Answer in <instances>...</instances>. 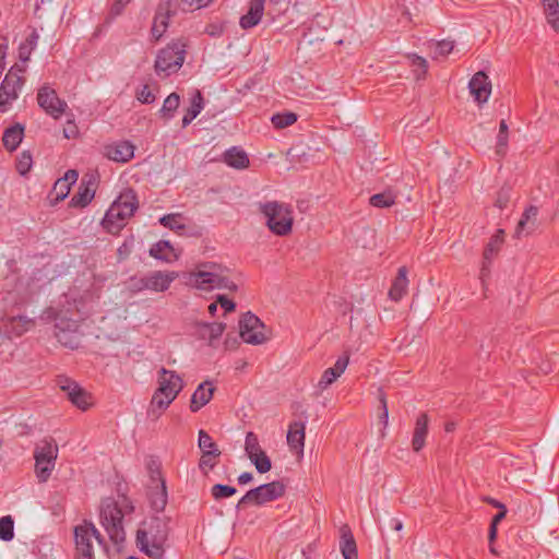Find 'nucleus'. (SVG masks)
<instances>
[{
    "mask_svg": "<svg viewBox=\"0 0 559 559\" xmlns=\"http://www.w3.org/2000/svg\"><path fill=\"white\" fill-rule=\"evenodd\" d=\"M147 469L150 473V485L166 483L160 473V464L157 461L151 460L147 463Z\"/></svg>",
    "mask_w": 559,
    "mask_h": 559,
    "instance_id": "48",
    "label": "nucleus"
},
{
    "mask_svg": "<svg viewBox=\"0 0 559 559\" xmlns=\"http://www.w3.org/2000/svg\"><path fill=\"white\" fill-rule=\"evenodd\" d=\"M453 48H454V44L451 40L438 41L435 45L433 56L435 57L448 56L450 52H452Z\"/></svg>",
    "mask_w": 559,
    "mask_h": 559,
    "instance_id": "55",
    "label": "nucleus"
},
{
    "mask_svg": "<svg viewBox=\"0 0 559 559\" xmlns=\"http://www.w3.org/2000/svg\"><path fill=\"white\" fill-rule=\"evenodd\" d=\"M306 438V425L302 421H293L287 432V443L289 448L298 455L304 454Z\"/></svg>",
    "mask_w": 559,
    "mask_h": 559,
    "instance_id": "21",
    "label": "nucleus"
},
{
    "mask_svg": "<svg viewBox=\"0 0 559 559\" xmlns=\"http://www.w3.org/2000/svg\"><path fill=\"white\" fill-rule=\"evenodd\" d=\"M176 12V2L174 0H162L158 4L151 29L152 37L158 40L168 27V21L171 14Z\"/></svg>",
    "mask_w": 559,
    "mask_h": 559,
    "instance_id": "16",
    "label": "nucleus"
},
{
    "mask_svg": "<svg viewBox=\"0 0 559 559\" xmlns=\"http://www.w3.org/2000/svg\"><path fill=\"white\" fill-rule=\"evenodd\" d=\"M284 493L285 485L280 480L263 484L248 490L238 501L237 508H242L247 504L262 506L283 497Z\"/></svg>",
    "mask_w": 559,
    "mask_h": 559,
    "instance_id": "10",
    "label": "nucleus"
},
{
    "mask_svg": "<svg viewBox=\"0 0 559 559\" xmlns=\"http://www.w3.org/2000/svg\"><path fill=\"white\" fill-rule=\"evenodd\" d=\"M503 241L504 230L498 229L497 233L490 238L489 242L487 243L483 253V262L479 272V278L483 283L489 276L491 261L498 254Z\"/></svg>",
    "mask_w": 559,
    "mask_h": 559,
    "instance_id": "17",
    "label": "nucleus"
},
{
    "mask_svg": "<svg viewBox=\"0 0 559 559\" xmlns=\"http://www.w3.org/2000/svg\"><path fill=\"white\" fill-rule=\"evenodd\" d=\"M131 0H116L112 5V12L115 14H120L122 9L130 2Z\"/></svg>",
    "mask_w": 559,
    "mask_h": 559,
    "instance_id": "64",
    "label": "nucleus"
},
{
    "mask_svg": "<svg viewBox=\"0 0 559 559\" xmlns=\"http://www.w3.org/2000/svg\"><path fill=\"white\" fill-rule=\"evenodd\" d=\"M112 204L118 205L119 211L128 218L133 216L134 212L139 207L136 194L132 189L122 191Z\"/></svg>",
    "mask_w": 559,
    "mask_h": 559,
    "instance_id": "26",
    "label": "nucleus"
},
{
    "mask_svg": "<svg viewBox=\"0 0 559 559\" xmlns=\"http://www.w3.org/2000/svg\"><path fill=\"white\" fill-rule=\"evenodd\" d=\"M78 178H79V173H78L76 170H74V169H69V170L64 174L63 178H61V179H62L66 183H68V185H70V186H72L73 183H75V182H76Z\"/></svg>",
    "mask_w": 559,
    "mask_h": 559,
    "instance_id": "63",
    "label": "nucleus"
},
{
    "mask_svg": "<svg viewBox=\"0 0 559 559\" xmlns=\"http://www.w3.org/2000/svg\"><path fill=\"white\" fill-rule=\"evenodd\" d=\"M71 190V186L66 183L62 179H58L53 186V192L56 194V200H63L68 197Z\"/></svg>",
    "mask_w": 559,
    "mask_h": 559,
    "instance_id": "56",
    "label": "nucleus"
},
{
    "mask_svg": "<svg viewBox=\"0 0 559 559\" xmlns=\"http://www.w3.org/2000/svg\"><path fill=\"white\" fill-rule=\"evenodd\" d=\"M223 160L230 167L236 169H245L249 166V157L247 153L237 147L233 146L224 153Z\"/></svg>",
    "mask_w": 559,
    "mask_h": 559,
    "instance_id": "33",
    "label": "nucleus"
},
{
    "mask_svg": "<svg viewBox=\"0 0 559 559\" xmlns=\"http://www.w3.org/2000/svg\"><path fill=\"white\" fill-rule=\"evenodd\" d=\"M214 391L215 388L212 382L204 381L200 383L191 396L190 411L193 413L199 412L212 400Z\"/></svg>",
    "mask_w": 559,
    "mask_h": 559,
    "instance_id": "22",
    "label": "nucleus"
},
{
    "mask_svg": "<svg viewBox=\"0 0 559 559\" xmlns=\"http://www.w3.org/2000/svg\"><path fill=\"white\" fill-rule=\"evenodd\" d=\"M150 255L167 263L176 261L179 258V253L176 252L168 240H159L154 243L150 249Z\"/></svg>",
    "mask_w": 559,
    "mask_h": 559,
    "instance_id": "29",
    "label": "nucleus"
},
{
    "mask_svg": "<svg viewBox=\"0 0 559 559\" xmlns=\"http://www.w3.org/2000/svg\"><path fill=\"white\" fill-rule=\"evenodd\" d=\"M7 326L14 335L21 336L35 326V320L26 316L11 317L8 320Z\"/></svg>",
    "mask_w": 559,
    "mask_h": 559,
    "instance_id": "36",
    "label": "nucleus"
},
{
    "mask_svg": "<svg viewBox=\"0 0 559 559\" xmlns=\"http://www.w3.org/2000/svg\"><path fill=\"white\" fill-rule=\"evenodd\" d=\"M183 386L185 382L176 371L160 368L157 376V388L150 403L148 415L155 419L159 418Z\"/></svg>",
    "mask_w": 559,
    "mask_h": 559,
    "instance_id": "4",
    "label": "nucleus"
},
{
    "mask_svg": "<svg viewBox=\"0 0 559 559\" xmlns=\"http://www.w3.org/2000/svg\"><path fill=\"white\" fill-rule=\"evenodd\" d=\"M245 451L260 474L267 473L272 468L270 457L261 449L258 436L252 431L246 436Z\"/></svg>",
    "mask_w": 559,
    "mask_h": 559,
    "instance_id": "15",
    "label": "nucleus"
},
{
    "mask_svg": "<svg viewBox=\"0 0 559 559\" xmlns=\"http://www.w3.org/2000/svg\"><path fill=\"white\" fill-rule=\"evenodd\" d=\"M186 59V44L182 40H174L165 48L160 49L155 60V71L157 74L168 76L177 72Z\"/></svg>",
    "mask_w": 559,
    "mask_h": 559,
    "instance_id": "9",
    "label": "nucleus"
},
{
    "mask_svg": "<svg viewBox=\"0 0 559 559\" xmlns=\"http://www.w3.org/2000/svg\"><path fill=\"white\" fill-rule=\"evenodd\" d=\"M508 140H509V134H506V133H500L498 132V136H497V144H496V154L500 157H503L507 153V148H508Z\"/></svg>",
    "mask_w": 559,
    "mask_h": 559,
    "instance_id": "57",
    "label": "nucleus"
},
{
    "mask_svg": "<svg viewBox=\"0 0 559 559\" xmlns=\"http://www.w3.org/2000/svg\"><path fill=\"white\" fill-rule=\"evenodd\" d=\"M271 121L276 129H284L297 121V115L290 111L273 115Z\"/></svg>",
    "mask_w": 559,
    "mask_h": 559,
    "instance_id": "43",
    "label": "nucleus"
},
{
    "mask_svg": "<svg viewBox=\"0 0 559 559\" xmlns=\"http://www.w3.org/2000/svg\"><path fill=\"white\" fill-rule=\"evenodd\" d=\"M133 504L126 496H120L118 500L106 498L100 504V524L109 536V539L117 550L120 551L126 540V532L123 527V518L133 512Z\"/></svg>",
    "mask_w": 559,
    "mask_h": 559,
    "instance_id": "2",
    "label": "nucleus"
},
{
    "mask_svg": "<svg viewBox=\"0 0 559 559\" xmlns=\"http://www.w3.org/2000/svg\"><path fill=\"white\" fill-rule=\"evenodd\" d=\"M222 452L219 449H214V451L202 452V455L199 461V468L204 474L207 475L210 471H212L218 463V457Z\"/></svg>",
    "mask_w": 559,
    "mask_h": 559,
    "instance_id": "38",
    "label": "nucleus"
},
{
    "mask_svg": "<svg viewBox=\"0 0 559 559\" xmlns=\"http://www.w3.org/2000/svg\"><path fill=\"white\" fill-rule=\"evenodd\" d=\"M24 136V127L21 123H15L7 128L3 132L2 142L3 146L13 152L17 148Z\"/></svg>",
    "mask_w": 559,
    "mask_h": 559,
    "instance_id": "32",
    "label": "nucleus"
},
{
    "mask_svg": "<svg viewBox=\"0 0 559 559\" xmlns=\"http://www.w3.org/2000/svg\"><path fill=\"white\" fill-rule=\"evenodd\" d=\"M468 88L475 102L485 104L491 94V82L484 71H478L469 80Z\"/></svg>",
    "mask_w": 559,
    "mask_h": 559,
    "instance_id": "18",
    "label": "nucleus"
},
{
    "mask_svg": "<svg viewBox=\"0 0 559 559\" xmlns=\"http://www.w3.org/2000/svg\"><path fill=\"white\" fill-rule=\"evenodd\" d=\"M58 444L52 438H45L37 442L34 448L35 475L38 483H46L56 466L58 457Z\"/></svg>",
    "mask_w": 559,
    "mask_h": 559,
    "instance_id": "7",
    "label": "nucleus"
},
{
    "mask_svg": "<svg viewBox=\"0 0 559 559\" xmlns=\"http://www.w3.org/2000/svg\"><path fill=\"white\" fill-rule=\"evenodd\" d=\"M148 488V498L152 508L157 512L163 511L168 500L166 483L150 485Z\"/></svg>",
    "mask_w": 559,
    "mask_h": 559,
    "instance_id": "31",
    "label": "nucleus"
},
{
    "mask_svg": "<svg viewBox=\"0 0 559 559\" xmlns=\"http://www.w3.org/2000/svg\"><path fill=\"white\" fill-rule=\"evenodd\" d=\"M181 278L187 287L201 292L214 289L234 292L237 289L230 270L212 261L198 263L193 270L183 272Z\"/></svg>",
    "mask_w": 559,
    "mask_h": 559,
    "instance_id": "1",
    "label": "nucleus"
},
{
    "mask_svg": "<svg viewBox=\"0 0 559 559\" xmlns=\"http://www.w3.org/2000/svg\"><path fill=\"white\" fill-rule=\"evenodd\" d=\"M37 103L53 119H59L68 108L67 103L59 98L57 92L48 85H44L38 90Z\"/></svg>",
    "mask_w": 559,
    "mask_h": 559,
    "instance_id": "14",
    "label": "nucleus"
},
{
    "mask_svg": "<svg viewBox=\"0 0 559 559\" xmlns=\"http://www.w3.org/2000/svg\"><path fill=\"white\" fill-rule=\"evenodd\" d=\"M180 105V96L177 93L169 94L159 110L160 117L165 120H169L174 117L176 110Z\"/></svg>",
    "mask_w": 559,
    "mask_h": 559,
    "instance_id": "39",
    "label": "nucleus"
},
{
    "mask_svg": "<svg viewBox=\"0 0 559 559\" xmlns=\"http://www.w3.org/2000/svg\"><path fill=\"white\" fill-rule=\"evenodd\" d=\"M128 219L129 218L119 211L118 205L111 204L102 221V225L108 233L118 234Z\"/></svg>",
    "mask_w": 559,
    "mask_h": 559,
    "instance_id": "23",
    "label": "nucleus"
},
{
    "mask_svg": "<svg viewBox=\"0 0 559 559\" xmlns=\"http://www.w3.org/2000/svg\"><path fill=\"white\" fill-rule=\"evenodd\" d=\"M264 0H251L248 12L240 17V26L245 29L255 26L262 19Z\"/></svg>",
    "mask_w": 559,
    "mask_h": 559,
    "instance_id": "27",
    "label": "nucleus"
},
{
    "mask_svg": "<svg viewBox=\"0 0 559 559\" xmlns=\"http://www.w3.org/2000/svg\"><path fill=\"white\" fill-rule=\"evenodd\" d=\"M40 319L45 322H55V336L58 342L69 348H76L80 344L78 320L69 318L63 310L53 307L47 308Z\"/></svg>",
    "mask_w": 559,
    "mask_h": 559,
    "instance_id": "6",
    "label": "nucleus"
},
{
    "mask_svg": "<svg viewBox=\"0 0 559 559\" xmlns=\"http://www.w3.org/2000/svg\"><path fill=\"white\" fill-rule=\"evenodd\" d=\"M428 424L429 417L426 413H421L416 418L412 439V448L415 452H419L425 447L426 438L428 435Z\"/></svg>",
    "mask_w": 559,
    "mask_h": 559,
    "instance_id": "25",
    "label": "nucleus"
},
{
    "mask_svg": "<svg viewBox=\"0 0 559 559\" xmlns=\"http://www.w3.org/2000/svg\"><path fill=\"white\" fill-rule=\"evenodd\" d=\"M263 322L251 312L246 313L239 321V334L243 342L259 345L266 342Z\"/></svg>",
    "mask_w": 559,
    "mask_h": 559,
    "instance_id": "12",
    "label": "nucleus"
},
{
    "mask_svg": "<svg viewBox=\"0 0 559 559\" xmlns=\"http://www.w3.org/2000/svg\"><path fill=\"white\" fill-rule=\"evenodd\" d=\"M178 277L179 274L175 271H153L146 275L147 290L166 292Z\"/></svg>",
    "mask_w": 559,
    "mask_h": 559,
    "instance_id": "19",
    "label": "nucleus"
},
{
    "mask_svg": "<svg viewBox=\"0 0 559 559\" xmlns=\"http://www.w3.org/2000/svg\"><path fill=\"white\" fill-rule=\"evenodd\" d=\"M159 223L171 230H183V217L180 213H171L159 218Z\"/></svg>",
    "mask_w": 559,
    "mask_h": 559,
    "instance_id": "42",
    "label": "nucleus"
},
{
    "mask_svg": "<svg viewBox=\"0 0 559 559\" xmlns=\"http://www.w3.org/2000/svg\"><path fill=\"white\" fill-rule=\"evenodd\" d=\"M128 288L132 293H140L142 290L147 289L146 275L142 277L132 276L128 281Z\"/></svg>",
    "mask_w": 559,
    "mask_h": 559,
    "instance_id": "54",
    "label": "nucleus"
},
{
    "mask_svg": "<svg viewBox=\"0 0 559 559\" xmlns=\"http://www.w3.org/2000/svg\"><path fill=\"white\" fill-rule=\"evenodd\" d=\"M407 267L401 266L397 271V275L394 278L392 286L389 290V297L394 301H400L407 293L408 278Z\"/></svg>",
    "mask_w": 559,
    "mask_h": 559,
    "instance_id": "28",
    "label": "nucleus"
},
{
    "mask_svg": "<svg viewBox=\"0 0 559 559\" xmlns=\"http://www.w3.org/2000/svg\"><path fill=\"white\" fill-rule=\"evenodd\" d=\"M155 98V94L153 93L151 86L147 84L143 85L136 92V99L142 104H152L154 103Z\"/></svg>",
    "mask_w": 559,
    "mask_h": 559,
    "instance_id": "53",
    "label": "nucleus"
},
{
    "mask_svg": "<svg viewBox=\"0 0 559 559\" xmlns=\"http://www.w3.org/2000/svg\"><path fill=\"white\" fill-rule=\"evenodd\" d=\"M378 399L381 404V413L379 414V420L383 425V428H386L389 424V411L386 404V396L382 389H379Z\"/></svg>",
    "mask_w": 559,
    "mask_h": 559,
    "instance_id": "51",
    "label": "nucleus"
},
{
    "mask_svg": "<svg viewBox=\"0 0 559 559\" xmlns=\"http://www.w3.org/2000/svg\"><path fill=\"white\" fill-rule=\"evenodd\" d=\"M204 107L203 96L200 91H195L193 96L191 97L190 107L187 109L183 118H182V127H188L202 111Z\"/></svg>",
    "mask_w": 559,
    "mask_h": 559,
    "instance_id": "35",
    "label": "nucleus"
},
{
    "mask_svg": "<svg viewBox=\"0 0 559 559\" xmlns=\"http://www.w3.org/2000/svg\"><path fill=\"white\" fill-rule=\"evenodd\" d=\"M25 69L14 64L4 75L0 83V114L8 112L13 103L20 97V93L25 84V78L22 75Z\"/></svg>",
    "mask_w": 559,
    "mask_h": 559,
    "instance_id": "8",
    "label": "nucleus"
},
{
    "mask_svg": "<svg viewBox=\"0 0 559 559\" xmlns=\"http://www.w3.org/2000/svg\"><path fill=\"white\" fill-rule=\"evenodd\" d=\"M169 519L153 516L142 523L136 532V546L151 559H160L169 534Z\"/></svg>",
    "mask_w": 559,
    "mask_h": 559,
    "instance_id": "3",
    "label": "nucleus"
},
{
    "mask_svg": "<svg viewBox=\"0 0 559 559\" xmlns=\"http://www.w3.org/2000/svg\"><path fill=\"white\" fill-rule=\"evenodd\" d=\"M57 384L61 391L67 394L69 401L82 411H86L92 404V395L81 388L74 380L59 376L57 378Z\"/></svg>",
    "mask_w": 559,
    "mask_h": 559,
    "instance_id": "13",
    "label": "nucleus"
},
{
    "mask_svg": "<svg viewBox=\"0 0 559 559\" xmlns=\"http://www.w3.org/2000/svg\"><path fill=\"white\" fill-rule=\"evenodd\" d=\"M543 5V12L549 26L559 32V1L558 0H539Z\"/></svg>",
    "mask_w": 559,
    "mask_h": 559,
    "instance_id": "34",
    "label": "nucleus"
},
{
    "mask_svg": "<svg viewBox=\"0 0 559 559\" xmlns=\"http://www.w3.org/2000/svg\"><path fill=\"white\" fill-rule=\"evenodd\" d=\"M225 328H226L225 323H218V322L206 323V324L203 325V333H202V335H203V337H205V335H207L209 341H210V345H212L213 341H215L218 337H221V335L223 334Z\"/></svg>",
    "mask_w": 559,
    "mask_h": 559,
    "instance_id": "45",
    "label": "nucleus"
},
{
    "mask_svg": "<svg viewBox=\"0 0 559 559\" xmlns=\"http://www.w3.org/2000/svg\"><path fill=\"white\" fill-rule=\"evenodd\" d=\"M95 538L99 545L104 544L100 533L91 522H84L74 528L75 559H95L92 539Z\"/></svg>",
    "mask_w": 559,
    "mask_h": 559,
    "instance_id": "11",
    "label": "nucleus"
},
{
    "mask_svg": "<svg viewBox=\"0 0 559 559\" xmlns=\"http://www.w3.org/2000/svg\"><path fill=\"white\" fill-rule=\"evenodd\" d=\"M337 379L336 372H334L332 369L328 368L324 370V372L321 376V379L318 382V388L321 391H324L328 389L332 383H334Z\"/></svg>",
    "mask_w": 559,
    "mask_h": 559,
    "instance_id": "52",
    "label": "nucleus"
},
{
    "mask_svg": "<svg viewBox=\"0 0 559 559\" xmlns=\"http://www.w3.org/2000/svg\"><path fill=\"white\" fill-rule=\"evenodd\" d=\"M33 165V158L28 151H23L16 163V169L22 175L25 176L32 168Z\"/></svg>",
    "mask_w": 559,
    "mask_h": 559,
    "instance_id": "49",
    "label": "nucleus"
},
{
    "mask_svg": "<svg viewBox=\"0 0 559 559\" xmlns=\"http://www.w3.org/2000/svg\"><path fill=\"white\" fill-rule=\"evenodd\" d=\"M199 448L201 452L214 451L218 449L217 444L213 441L212 437L204 430L199 431Z\"/></svg>",
    "mask_w": 559,
    "mask_h": 559,
    "instance_id": "50",
    "label": "nucleus"
},
{
    "mask_svg": "<svg viewBox=\"0 0 559 559\" xmlns=\"http://www.w3.org/2000/svg\"><path fill=\"white\" fill-rule=\"evenodd\" d=\"M396 195L391 191H384L381 193L373 194L369 199V203L374 207H390L395 203Z\"/></svg>",
    "mask_w": 559,
    "mask_h": 559,
    "instance_id": "41",
    "label": "nucleus"
},
{
    "mask_svg": "<svg viewBox=\"0 0 559 559\" xmlns=\"http://www.w3.org/2000/svg\"><path fill=\"white\" fill-rule=\"evenodd\" d=\"M14 537V521L11 515L0 519V539L10 542Z\"/></svg>",
    "mask_w": 559,
    "mask_h": 559,
    "instance_id": "44",
    "label": "nucleus"
},
{
    "mask_svg": "<svg viewBox=\"0 0 559 559\" xmlns=\"http://www.w3.org/2000/svg\"><path fill=\"white\" fill-rule=\"evenodd\" d=\"M217 302L224 309L225 312H230L235 309L236 305L233 300L228 299L226 296L219 295L217 297Z\"/></svg>",
    "mask_w": 559,
    "mask_h": 559,
    "instance_id": "62",
    "label": "nucleus"
},
{
    "mask_svg": "<svg viewBox=\"0 0 559 559\" xmlns=\"http://www.w3.org/2000/svg\"><path fill=\"white\" fill-rule=\"evenodd\" d=\"M39 35L35 28L32 29L29 35L25 38L19 47V58L21 61L26 62L29 60L33 50L36 48Z\"/></svg>",
    "mask_w": 559,
    "mask_h": 559,
    "instance_id": "37",
    "label": "nucleus"
},
{
    "mask_svg": "<svg viewBox=\"0 0 559 559\" xmlns=\"http://www.w3.org/2000/svg\"><path fill=\"white\" fill-rule=\"evenodd\" d=\"M260 213L265 218V225L276 236H288L293 230L294 211L289 204L278 201L260 203Z\"/></svg>",
    "mask_w": 559,
    "mask_h": 559,
    "instance_id": "5",
    "label": "nucleus"
},
{
    "mask_svg": "<svg viewBox=\"0 0 559 559\" xmlns=\"http://www.w3.org/2000/svg\"><path fill=\"white\" fill-rule=\"evenodd\" d=\"M8 38L5 36L0 35V69L4 70L5 68V56L8 50Z\"/></svg>",
    "mask_w": 559,
    "mask_h": 559,
    "instance_id": "61",
    "label": "nucleus"
},
{
    "mask_svg": "<svg viewBox=\"0 0 559 559\" xmlns=\"http://www.w3.org/2000/svg\"><path fill=\"white\" fill-rule=\"evenodd\" d=\"M408 59L411 60L412 67H414L416 78L418 80L424 78L428 69L427 60L417 55H411L408 56Z\"/></svg>",
    "mask_w": 559,
    "mask_h": 559,
    "instance_id": "46",
    "label": "nucleus"
},
{
    "mask_svg": "<svg viewBox=\"0 0 559 559\" xmlns=\"http://www.w3.org/2000/svg\"><path fill=\"white\" fill-rule=\"evenodd\" d=\"M340 549L344 559H358L357 545L347 525L341 528Z\"/></svg>",
    "mask_w": 559,
    "mask_h": 559,
    "instance_id": "30",
    "label": "nucleus"
},
{
    "mask_svg": "<svg viewBox=\"0 0 559 559\" xmlns=\"http://www.w3.org/2000/svg\"><path fill=\"white\" fill-rule=\"evenodd\" d=\"M95 195V182L90 178L88 180L83 179L78 192L72 197L70 205L72 207H85L88 205Z\"/></svg>",
    "mask_w": 559,
    "mask_h": 559,
    "instance_id": "24",
    "label": "nucleus"
},
{
    "mask_svg": "<svg viewBox=\"0 0 559 559\" xmlns=\"http://www.w3.org/2000/svg\"><path fill=\"white\" fill-rule=\"evenodd\" d=\"M236 491L237 490L235 487L222 484H216L211 489V493L215 500L231 497L236 493Z\"/></svg>",
    "mask_w": 559,
    "mask_h": 559,
    "instance_id": "47",
    "label": "nucleus"
},
{
    "mask_svg": "<svg viewBox=\"0 0 559 559\" xmlns=\"http://www.w3.org/2000/svg\"><path fill=\"white\" fill-rule=\"evenodd\" d=\"M538 214V209L534 205L528 206L524 213L522 214L521 219L519 221L515 228V237L521 238L524 233L528 234L530 230L526 229L527 224L531 218H536Z\"/></svg>",
    "mask_w": 559,
    "mask_h": 559,
    "instance_id": "40",
    "label": "nucleus"
},
{
    "mask_svg": "<svg viewBox=\"0 0 559 559\" xmlns=\"http://www.w3.org/2000/svg\"><path fill=\"white\" fill-rule=\"evenodd\" d=\"M510 201V191L509 189H501L498 193L497 200H496V206L499 209H506L508 206V203Z\"/></svg>",
    "mask_w": 559,
    "mask_h": 559,
    "instance_id": "59",
    "label": "nucleus"
},
{
    "mask_svg": "<svg viewBox=\"0 0 559 559\" xmlns=\"http://www.w3.org/2000/svg\"><path fill=\"white\" fill-rule=\"evenodd\" d=\"M104 155L117 163H127L134 156V145L129 141H119L104 146Z\"/></svg>",
    "mask_w": 559,
    "mask_h": 559,
    "instance_id": "20",
    "label": "nucleus"
},
{
    "mask_svg": "<svg viewBox=\"0 0 559 559\" xmlns=\"http://www.w3.org/2000/svg\"><path fill=\"white\" fill-rule=\"evenodd\" d=\"M79 134V129L73 120H68L63 128L66 139H74Z\"/></svg>",
    "mask_w": 559,
    "mask_h": 559,
    "instance_id": "60",
    "label": "nucleus"
},
{
    "mask_svg": "<svg viewBox=\"0 0 559 559\" xmlns=\"http://www.w3.org/2000/svg\"><path fill=\"white\" fill-rule=\"evenodd\" d=\"M349 362V355L345 353L344 355L340 356L331 369L336 372L337 378L341 377L342 373L346 370Z\"/></svg>",
    "mask_w": 559,
    "mask_h": 559,
    "instance_id": "58",
    "label": "nucleus"
}]
</instances>
